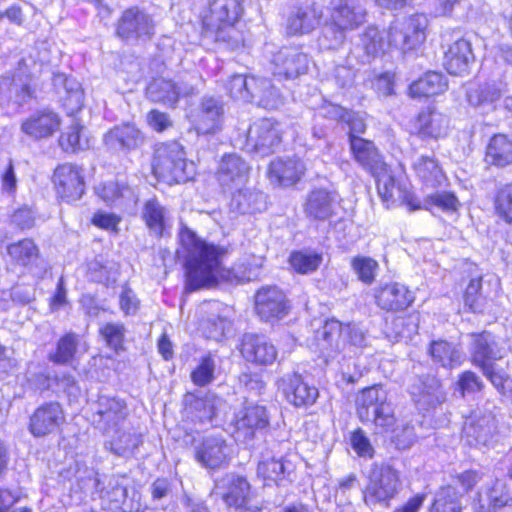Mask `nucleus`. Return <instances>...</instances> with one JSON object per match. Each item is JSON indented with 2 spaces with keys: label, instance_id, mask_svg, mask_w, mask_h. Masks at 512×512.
Wrapping results in <instances>:
<instances>
[{
  "label": "nucleus",
  "instance_id": "nucleus-8",
  "mask_svg": "<svg viewBox=\"0 0 512 512\" xmlns=\"http://www.w3.org/2000/svg\"><path fill=\"white\" fill-rule=\"evenodd\" d=\"M428 20L423 14H415L397 20L389 27V45L408 51L422 44L426 38Z\"/></svg>",
  "mask_w": 512,
  "mask_h": 512
},
{
  "label": "nucleus",
  "instance_id": "nucleus-28",
  "mask_svg": "<svg viewBox=\"0 0 512 512\" xmlns=\"http://www.w3.org/2000/svg\"><path fill=\"white\" fill-rule=\"evenodd\" d=\"M375 301L382 310L399 311L409 307L414 301V296L404 285L393 283L377 289Z\"/></svg>",
  "mask_w": 512,
  "mask_h": 512
},
{
  "label": "nucleus",
  "instance_id": "nucleus-46",
  "mask_svg": "<svg viewBox=\"0 0 512 512\" xmlns=\"http://www.w3.org/2000/svg\"><path fill=\"white\" fill-rule=\"evenodd\" d=\"M251 102L267 110H276L284 104V97L269 79L258 78Z\"/></svg>",
  "mask_w": 512,
  "mask_h": 512
},
{
  "label": "nucleus",
  "instance_id": "nucleus-20",
  "mask_svg": "<svg viewBox=\"0 0 512 512\" xmlns=\"http://www.w3.org/2000/svg\"><path fill=\"white\" fill-rule=\"evenodd\" d=\"M330 18L340 27L357 29L366 22L367 10L362 0H330Z\"/></svg>",
  "mask_w": 512,
  "mask_h": 512
},
{
  "label": "nucleus",
  "instance_id": "nucleus-60",
  "mask_svg": "<svg viewBox=\"0 0 512 512\" xmlns=\"http://www.w3.org/2000/svg\"><path fill=\"white\" fill-rule=\"evenodd\" d=\"M495 210L506 222H512V184L502 186L495 197Z\"/></svg>",
  "mask_w": 512,
  "mask_h": 512
},
{
  "label": "nucleus",
  "instance_id": "nucleus-51",
  "mask_svg": "<svg viewBox=\"0 0 512 512\" xmlns=\"http://www.w3.org/2000/svg\"><path fill=\"white\" fill-rule=\"evenodd\" d=\"M462 493L456 488L447 486L436 495L430 512H463Z\"/></svg>",
  "mask_w": 512,
  "mask_h": 512
},
{
  "label": "nucleus",
  "instance_id": "nucleus-7",
  "mask_svg": "<svg viewBox=\"0 0 512 512\" xmlns=\"http://www.w3.org/2000/svg\"><path fill=\"white\" fill-rule=\"evenodd\" d=\"M495 405L487 401L482 407L473 411L466 419L463 433L471 446H488L497 431Z\"/></svg>",
  "mask_w": 512,
  "mask_h": 512
},
{
  "label": "nucleus",
  "instance_id": "nucleus-16",
  "mask_svg": "<svg viewBox=\"0 0 512 512\" xmlns=\"http://www.w3.org/2000/svg\"><path fill=\"white\" fill-rule=\"evenodd\" d=\"M255 310L265 321L282 318L288 312L286 295L276 286L262 287L255 294Z\"/></svg>",
  "mask_w": 512,
  "mask_h": 512
},
{
  "label": "nucleus",
  "instance_id": "nucleus-55",
  "mask_svg": "<svg viewBox=\"0 0 512 512\" xmlns=\"http://www.w3.org/2000/svg\"><path fill=\"white\" fill-rule=\"evenodd\" d=\"M430 354L443 367H453L462 360V353L446 341H435L431 344Z\"/></svg>",
  "mask_w": 512,
  "mask_h": 512
},
{
  "label": "nucleus",
  "instance_id": "nucleus-48",
  "mask_svg": "<svg viewBox=\"0 0 512 512\" xmlns=\"http://www.w3.org/2000/svg\"><path fill=\"white\" fill-rule=\"evenodd\" d=\"M480 501L484 502L481 508L485 509V512H498L503 507L512 506L510 490L501 480H495Z\"/></svg>",
  "mask_w": 512,
  "mask_h": 512
},
{
  "label": "nucleus",
  "instance_id": "nucleus-50",
  "mask_svg": "<svg viewBox=\"0 0 512 512\" xmlns=\"http://www.w3.org/2000/svg\"><path fill=\"white\" fill-rule=\"evenodd\" d=\"M258 78L236 74L226 84L230 96L236 100L251 102Z\"/></svg>",
  "mask_w": 512,
  "mask_h": 512
},
{
  "label": "nucleus",
  "instance_id": "nucleus-54",
  "mask_svg": "<svg viewBox=\"0 0 512 512\" xmlns=\"http://www.w3.org/2000/svg\"><path fill=\"white\" fill-rule=\"evenodd\" d=\"M269 424L267 411L263 406H249L245 408L243 415L237 420L238 429H248L252 436L254 430H262Z\"/></svg>",
  "mask_w": 512,
  "mask_h": 512
},
{
  "label": "nucleus",
  "instance_id": "nucleus-59",
  "mask_svg": "<svg viewBox=\"0 0 512 512\" xmlns=\"http://www.w3.org/2000/svg\"><path fill=\"white\" fill-rule=\"evenodd\" d=\"M289 261L296 272L308 274L318 269L322 262V256L317 253L294 252Z\"/></svg>",
  "mask_w": 512,
  "mask_h": 512
},
{
  "label": "nucleus",
  "instance_id": "nucleus-64",
  "mask_svg": "<svg viewBox=\"0 0 512 512\" xmlns=\"http://www.w3.org/2000/svg\"><path fill=\"white\" fill-rule=\"evenodd\" d=\"M363 48L368 56L376 57L384 52L385 41L375 27H368L362 37Z\"/></svg>",
  "mask_w": 512,
  "mask_h": 512
},
{
  "label": "nucleus",
  "instance_id": "nucleus-26",
  "mask_svg": "<svg viewBox=\"0 0 512 512\" xmlns=\"http://www.w3.org/2000/svg\"><path fill=\"white\" fill-rule=\"evenodd\" d=\"M410 393L414 401L423 408L434 407L446 400L440 381L431 375L418 377L411 385Z\"/></svg>",
  "mask_w": 512,
  "mask_h": 512
},
{
  "label": "nucleus",
  "instance_id": "nucleus-32",
  "mask_svg": "<svg viewBox=\"0 0 512 512\" xmlns=\"http://www.w3.org/2000/svg\"><path fill=\"white\" fill-rule=\"evenodd\" d=\"M216 493L220 494L228 506L244 507L243 504L250 493V485L244 477L228 474L216 484Z\"/></svg>",
  "mask_w": 512,
  "mask_h": 512
},
{
  "label": "nucleus",
  "instance_id": "nucleus-52",
  "mask_svg": "<svg viewBox=\"0 0 512 512\" xmlns=\"http://www.w3.org/2000/svg\"><path fill=\"white\" fill-rule=\"evenodd\" d=\"M7 253L12 261L21 266H28L38 258L39 250L30 239H23L7 246Z\"/></svg>",
  "mask_w": 512,
  "mask_h": 512
},
{
  "label": "nucleus",
  "instance_id": "nucleus-37",
  "mask_svg": "<svg viewBox=\"0 0 512 512\" xmlns=\"http://www.w3.org/2000/svg\"><path fill=\"white\" fill-rule=\"evenodd\" d=\"M114 435L109 441L110 451L117 456L131 458L143 443L142 432L134 428L112 430Z\"/></svg>",
  "mask_w": 512,
  "mask_h": 512
},
{
  "label": "nucleus",
  "instance_id": "nucleus-3",
  "mask_svg": "<svg viewBox=\"0 0 512 512\" xmlns=\"http://www.w3.org/2000/svg\"><path fill=\"white\" fill-rule=\"evenodd\" d=\"M152 169L158 178L169 184L186 182L195 173L194 163L188 162L184 148L176 141L156 146Z\"/></svg>",
  "mask_w": 512,
  "mask_h": 512
},
{
  "label": "nucleus",
  "instance_id": "nucleus-39",
  "mask_svg": "<svg viewBox=\"0 0 512 512\" xmlns=\"http://www.w3.org/2000/svg\"><path fill=\"white\" fill-rule=\"evenodd\" d=\"M505 92L502 82H489L469 87L466 96L470 105L480 108L494 109L495 103Z\"/></svg>",
  "mask_w": 512,
  "mask_h": 512
},
{
  "label": "nucleus",
  "instance_id": "nucleus-9",
  "mask_svg": "<svg viewBox=\"0 0 512 512\" xmlns=\"http://www.w3.org/2000/svg\"><path fill=\"white\" fill-rule=\"evenodd\" d=\"M101 506L112 512H142V495L135 488L128 489L118 478H111L99 489Z\"/></svg>",
  "mask_w": 512,
  "mask_h": 512
},
{
  "label": "nucleus",
  "instance_id": "nucleus-42",
  "mask_svg": "<svg viewBox=\"0 0 512 512\" xmlns=\"http://www.w3.org/2000/svg\"><path fill=\"white\" fill-rule=\"evenodd\" d=\"M141 217L151 234L161 237L168 221V210L157 198H151L144 202Z\"/></svg>",
  "mask_w": 512,
  "mask_h": 512
},
{
  "label": "nucleus",
  "instance_id": "nucleus-30",
  "mask_svg": "<svg viewBox=\"0 0 512 512\" xmlns=\"http://www.w3.org/2000/svg\"><path fill=\"white\" fill-rule=\"evenodd\" d=\"M322 16V9L315 3L295 7L287 19V31L291 35L309 33L319 25Z\"/></svg>",
  "mask_w": 512,
  "mask_h": 512
},
{
  "label": "nucleus",
  "instance_id": "nucleus-4",
  "mask_svg": "<svg viewBox=\"0 0 512 512\" xmlns=\"http://www.w3.org/2000/svg\"><path fill=\"white\" fill-rule=\"evenodd\" d=\"M402 488L400 473L390 465L373 463L368 475V484L363 490L367 506H389Z\"/></svg>",
  "mask_w": 512,
  "mask_h": 512
},
{
  "label": "nucleus",
  "instance_id": "nucleus-5",
  "mask_svg": "<svg viewBox=\"0 0 512 512\" xmlns=\"http://www.w3.org/2000/svg\"><path fill=\"white\" fill-rule=\"evenodd\" d=\"M356 406L357 415L363 423H373L376 428L386 431L396 422L393 405L381 387L363 389L356 399Z\"/></svg>",
  "mask_w": 512,
  "mask_h": 512
},
{
  "label": "nucleus",
  "instance_id": "nucleus-24",
  "mask_svg": "<svg viewBox=\"0 0 512 512\" xmlns=\"http://www.w3.org/2000/svg\"><path fill=\"white\" fill-rule=\"evenodd\" d=\"M58 114L49 109H42L31 114L21 124V131L35 139H45L52 136L60 127Z\"/></svg>",
  "mask_w": 512,
  "mask_h": 512
},
{
  "label": "nucleus",
  "instance_id": "nucleus-31",
  "mask_svg": "<svg viewBox=\"0 0 512 512\" xmlns=\"http://www.w3.org/2000/svg\"><path fill=\"white\" fill-rule=\"evenodd\" d=\"M450 119L443 112L433 107L423 109L417 116L416 128L423 138L438 139L447 135Z\"/></svg>",
  "mask_w": 512,
  "mask_h": 512
},
{
  "label": "nucleus",
  "instance_id": "nucleus-23",
  "mask_svg": "<svg viewBox=\"0 0 512 512\" xmlns=\"http://www.w3.org/2000/svg\"><path fill=\"white\" fill-rule=\"evenodd\" d=\"M474 60L471 43L461 38L448 46L444 52L443 65L449 74L462 76L469 72Z\"/></svg>",
  "mask_w": 512,
  "mask_h": 512
},
{
  "label": "nucleus",
  "instance_id": "nucleus-14",
  "mask_svg": "<svg viewBox=\"0 0 512 512\" xmlns=\"http://www.w3.org/2000/svg\"><path fill=\"white\" fill-rule=\"evenodd\" d=\"M189 117L199 133H214L222 125L224 104L219 98L205 96L199 106L191 110Z\"/></svg>",
  "mask_w": 512,
  "mask_h": 512
},
{
  "label": "nucleus",
  "instance_id": "nucleus-56",
  "mask_svg": "<svg viewBox=\"0 0 512 512\" xmlns=\"http://www.w3.org/2000/svg\"><path fill=\"white\" fill-rule=\"evenodd\" d=\"M83 126L79 124L71 125L68 130L61 134L59 144L65 151L75 152L89 148V140L82 137Z\"/></svg>",
  "mask_w": 512,
  "mask_h": 512
},
{
  "label": "nucleus",
  "instance_id": "nucleus-57",
  "mask_svg": "<svg viewBox=\"0 0 512 512\" xmlns=\"http://www.w3.org/2000/svg\"><path fill=\"white\" fill-rule=\"evenodd\" d=\"M354 272L359 280L365 284H372L375 280L379 265L378 262L370 257L356 256L351 261Z\"/></svg>",
  "mask_w": 512,
  "mask_h": 512
},
{
  "label": "nucleus",
  "instance_id": "nucleus-27",
  "mask_svg": "<svg viewBox=\"0 0 512 512\" xmlns=\"http://www.w3.org/2000/svg\"><path fill=\"white\" fill-rule=\"evenodd\" d=\"M472 362L479 368L504 357L505 350L500 348L495 337L489 332L472 334Z\"/></svg>",
  "mask_w": 512,
  "mask_h": 512
},
{
  "label": "nucleus",
  "instance_id": "nucleus-34",
  "mask_svg": "<svg viewBox=\"0 0 512 512\" xmlns=\"http://www.w3.org/2000/svg\"><path fill=\"white\" fill-rule=\"evenodd\" d=\"M185 412L199 422H209L216 415L221 399L213 393H205L198 396L194 393H187L184 396Z\"/></svg>",
  "mask_w": 512,
  "mask_h": 512
},
{
  "label": "nucleus",
  "instance_id": "nucleus-19",
  "mask_svg": "<svg viewBox=\"0 0 512 512\" xmlns=\"http://www.w3.org/2000/svg\"><path fill=\"white\" fill-rule=\"evenodd\" d=\"M273 73L285 79H294L308 70V56L297 47H283L273 57Z\"/></svg>",
  "mask_w": 512,
  "mask_h": 512
},
{
  "label": "nucleus",
  "instance_id": "nucleus-25",
  "mask_svg": "<svg viewBox=\"0 0 512 512\" xmlns=\"http://www.w3.org/2000/svg\"><path fill=\"white\" fill-rule=\"evenodd\" d=\"M376 177L378 193L387 207L396 204H407L411 210L420 208L411 192L405 186L396 183L394 177L386 173V170L376 174Z\"/></svg>",
  "mask_w": 512,
  "mask_h": 512
},
{
  "label": "nucleus",
  "instance_id": "nucleus-13",
  "mask_svg": "<svg viewBox=\"0 0 512 512\" xmlns=\"http://www.w3.org/2000/svg\"><path fill=\"white\" fill-rule=\"evenodd\" d=\"M64 410L58 402H48L40 405L30 416L29 431L37 438L56 433L65 423Z\"/></svg>",
  "mask_w": 512,
  "mask_h": 512
},
{
  "label": "nucleus",
  "instance_id": "nucleus-35",
  "mask_svg": "<svg viewBox=\"0 0 512 512\" xmlns=\"http://www.w3.org/2000/svg\"><path fill=\"white\" fill-rule=\"evenodd\" d=\"M266 207V196L261 191L252 188H237L236 192L232 194L229 204L230 212L238 215L260 213Z\"/></svg>",
  "mask_w": 512,
  "mask_h": 512
},
{
  "label": "nucleus",
  "instance_id": "nucleus-17",
  "mask_svg": "<svg viewBox=\"0 0 512 512\" xmlns=\"http://www.w3.org/2000/svg\"><path fill=\"white\" fill-rule=\"evenodd\" d=\"M53 182L58 196L72 202L81 198L85 185L83 176L78 167L72 164H63L56 168Z\"/></svg>",
  "mask_w": 512,
  "mask_h": 512
},
{
  "label": "nucleus",
  "instance_id": "nucleus-36",
  "mask_svg": "<svg viewBox=\"0 0 512 512\" xmlns=\"http://www.w3.org/2000/svg\"><path fill=\"white\" fill-rule=\"evenodd\" d=\"M350 148L354 159L373 175L386 170V165L373 142L361 137H354L351 139Z\"/></svg>",
  "mask_w": 512,
  "mask_h": 512
},
{
  "label": "nucleus",
  "instance_id": "nucleus-1",
  "mask_svg": "<svg viewBox=\"0 0 512 512\" xmlns=\"http://www.w3.org/2000/svg\"><path fill=\"white\" fill-rule=\"evenodd\" d=\"M179 240L186 252V290L195 291L214 285L222 275L220 249L201 240L187 226L182 227Z\"/></svg>",
  "mask_w": 512,
  "mask_h": 512
},
{
  "label": "nucleus",
  "instance_id": "nucleus-41",
  "mask_svg": "<svg viewBox=\"0 0 512 512\" xmlns=\"http://www.w3.org/2000/svg\"><path fill=\"white\" fill-rule=\"evenodd\" d=\"M413 169L426 189H435L446 181L442 169L433 157H418L413 163Z\"/></svg>",
  "mask_w": 512,
  "mask_h": 512
},
{
  "label": "nucleus",
  "instance_id": "nucleus-18",
  "mask_svg": "<svg viewBox=\"0 0 512 512\" xmlns=\"http://www.w3.org/2000/svg\"><path fill=\"white\" fill-rule=\"evenodd\" d=\"M230 448L221 436H207L195 448V459L203 467L219 469L228 463Z\"/></svg>",
  "mask_w": 512,
  "mask_h": 512
},
{
  "label": "nucleus",
  "instance_id": "nucleus-62",
  "mask_svg": "<svg viewBox=\"0 0 512 512\" xmlns=\"http://www.w3.org/2000/svg\"><path fill=\"white\" fill-rule=\"evenodd\" d=\"M215 368V361L210 355L203 357L192 371L191 380L197 386H205L213 381Z\"/></svg>",
  "mask_w": 512,
  "mask_h": 512
},
{
  "label": "nucleus",
  "instance_id": "nucleus-38",
  "mask_svg": "<svg viewBox=\"0 0 512 512\" xmlns=\"http://www.w3.org/2000/svg\"><path fill=\"white\" fill-rule=\"evenodd\" d=\"M293 470L291 462L283 456L277 457L270 450L262 452L257 467V474L264 480L278 482L288 476Z\"/></svg>",
  "mask_w": 512,
  "mask_h": 512
},
{
  "label": "nucleus",
  "instance_id": "nucleus-29",
  "mask_svg": "<svg viewBox=\"0 0 512 512\" xmlns=\"http://www.w3.org/2000/svg\"><path fill=\"white\" fill-rule=\"evenodd\" d=\"M337 203V196L334 192L326 189H315L311 191L303 205L307 218L324 221L334 214Z\"/></svg>",
  "mask_w": 512,
  "mask_h": 512
},
{
  "label": "nucleus",
  "instance_id": "nucleus-58",
  "mask_svg": "<svg viewBox=\"0 0 512 512\" xmlns=\"http://www.w3.org/2000/svg\"><path fill=\"white\" fill-rule=\"evenodd\" d=\"M348 28L340 27L336 21L326 23L322 29L320 44L327 49H336L340 47L346 38Z\"/></svg>",
  "mask_w": 512,
  "mask_h": 512
},
{
  "label": "nucleus",
  "instance_id": "nucleus-63",
  "mask_svg": "<svg viewBox=\"0 0 512 512\" xmlns=\"http://www.w3.org/2000/svg\"><path fill=\"white\" fill-rule=\"evenodd\" d=\"M459 206V201L453 193L449 192H436L428 195L424 201L425 209H432L433 207L439 208L443 211H456Z\"/></svg>",
  "mask_w": 512,
  "mask_h": 512
},
{
  "label": "nucleus",
  "instance_id": "nucleus-6",
  "mask_svg": "<svg viewBox=\"0 0 512 512\" xmlns=\"http://www.w3.org/2000/svg\"><path fill=\"white\" fill-rule=\"evenodd\" d=\"M90 421L103 434H109L120 427L128 417L126 402L111 395H99L90 405Z\"/></svg>",
  "mask_w": 512,
  "mask_h": 512
},
{
  "label": "nucleus",
  "instance_id": "nucleus-53",
  "mask_svg": "<svg viewBox=\"0 0 512 512\" xmlns=\"http://www.w3.org/2000/svg\"><path fill=\"white\" fill-rule=\"evenodd\" d=\"M78 344L79 338L77 334H65L58 340L56 351L49 354V359L56 364H71L76 354Z\"/></svg>",
  "mask_w": 512,
  "mask_h": 512
},
{
  "label": "nucleus",
  "instance_id": "nucleus-47",
  "mask_svg": "<svg viewBox=\"0 0 512 512\" xmlns=\"http://www.w3.org/2000/svg\"><path fill=\"white\" fill-rule=\"evenodd\" d=\"M146 95L153 102L174 106L178 102L180 91L173 81L158 78L148 85Z\"/></svg>",
  "mask_w": 512,
  "mask_h": 512
},
{
  "label": "nucleus",
  "instance_id": "nucleus-44",
  "mask_svg": "<svg viewBox=\"0 0 512 512\" xmlns=\"http://www.w3.org/2000/svg\"><path fill=\"white\" fill-rule=\"evenodd\" d=\"M97 195L108 204H122L133 200L132 188L124 180L115 179L103 182L95 187Z\"/></svg>",
  "mask_w": 512,
  "mask_h": 512
},
{
  "label": "nucleus",
  "instance_id": "nucleus-40",
  "mask_svg": "<svg viewBox=\"0 0 512 512\" xmlns=\"http://www.w3.org/2000/svg\"><path fill=\"white\" fill-rule=\"evenodd\" d=\"M484 161L487 165L505 168L512 165V140L505 134H495L486 146Z\"/></svg>",
  "mask_w": 512,
  "mask_h": 512
},
{
  "label": "nucleus",
  "instance_id": "nucleus-11",
  "mask_svg": "<svg viewBox=\"0 0 512 512\" xmlns=\"http://www.w3.org/2000/svg\"><path fill=\"white\" fill-rule=\"evenodd\" d=\"M155 24L151 15L138 7L126 9L117 22L116 35L123 40H149Z\"/></svg>",
  "mask_w": 512,
  "mask_h": 512
},
{
  "label": "nucleus",
  "instance_id": "nucleus-21",
  "mask_svg": "<svg viewBox=\"0 0 512 512\" xmlns=\"http://www.w3.org/2000/svg\"><path fill=\"white\" fill-rule=\"evenodd\" d=\"M241 354L248 362L267 366L274 363L278 352L265 336L246 333L241 341Z\"/></svg>",
  "mask_w": 512,
  "mask_h": 512
},
{
  "label": "nucleus",
  "instance_id": "nucleus-61",
  "mask_svg": "<svg viewBox=\"0 0 512 512\" xmlns=\"http://www.w3.org/2000/svg\"><path fill=\"white\" fill-rule=\"evenodd\" d=\"M125 326L122 323H106L100 328V334L107 346L118 351L123 347Z\"/></svg>",
  "mask_w": 512,
  "mask_h": 512
},
{
  "label": "nucleus",
  "instance_id": "nucleus-22",
  "mask_svg": "<svg viewBox=\"0 0 512 512\" xmlns=\"http://www.w3.org/2000/svg\"><path fill=\"white\" fill-rule=\"evenodd\" d=\"M250 166L236 154L225 155L218 169V181L223 189L233 190L244 185L249 178Z\"/></svg>",
  "mask_w": 512,
  "mask_h": 512
},
{
  "label": "nucleus",
  "instance_id": "nucleus-12",
  "mask_svg": "<svg viewBox=\"0 0 512 512\" xmlns=\"http://www.w3.org/2000/svg\"><path fill=\"white\" fill-rule=\"evenodd\" d=\"M276 385L286 401L297 408L312 406L319 397L318 388L296 372L283 375Z\"/></svg>",
  "mask_w": 512,
  "mask_h": 512
},
{
  "label": "nucleus",
  "instance_id": "nucleus-49",
  "mask_svg": "<svg viewBox=\"0 0 512 512\" xmlns=\"http://www.w3.org/2000/svg\"><path fill=\"white\" fill-rule=\"evenodd\" d=\"M24 66L26 67V62L24 59H21L19 61V72L14 75L12 80L10 81L9 77H4L0 81V89L8 88L10 95L14 92L16 100L20 104L26 102L32 95L31 88L27 82L29 74L22 70Z\"/></svg>",
  "mask_w": 512,
  "mask_h": 512
},
{
  "label": "nucleus",
  "instance_id": "nucleus-10",
  "mask_svg": "<svg viewBox=\"0 0 512 512\" xmlns=\"http://www.w3.org/2000/svg\"><path fill=\"white\" fill-rule=\"evenodd\" d=\"M282 142L281 124L273 118H261L253 122L246 134V148L261 155H269Z\"/></svg>",
  "mask_w": 512,
  "mask_h": 512
},
{
  "label": "nucleus",
  "instance_id": "nucleus-15",
  "mask_svg": "<svg viewBox=\"0 0 512 512\" xmlns=\"http://www.w3.org/2000/svg\"><path fill=\"white\" fill-rule=\"evenodd\" d=\"M145 142L143 132L133 123L116 125L103 135L107 149L117 152H130L140 148Z\"/></svg>",
  "mask_w": 512,
  "mask_h": 512
},
{
  "label": "nucleus",
  "instance_id": "nucleus-45",
  "mask_svg": "<svg viewBox=\"0 0 512 512\" xmlns=\"http://www.w3.org/2000/svg\"><path fill=\"white\" fill-rule=\"evenodd\" d=\"M340 335L341 324L335 320L326 321L315 334L319 352L325 357H333L332 353L339 349L338 339Z\"/></svg>",
  "mask_w": 512,
  "mask_h": 512
},
{
  "label": "nucleus",
  "instance_id": "nucleus-33",
  "mask_svg": "<svg viewBox=\"0 0 512 512\" xmlns=\"http://www.w3.org/2000/svg\"><path fill=\"white\" fill-rule=\"evenodd\" d=\"M304 171L305 165L299 158H278L270 163L268 176L272 182L287 187L298 182Z\"/></svg>",
  "mask_w": 512,
  "mask_h": 512
},
{
  "label": "nucleus",
  "instance_id": "nucleus-2",
  "mask_svg": "<svg viewBox=\"0 0 512 512\" xmlns=\"http://www.w3.org/2000/svg\"><path fill=\"white\" fill-rule=\"evenodd\" d=\"M243 10L241 0H211L209 9L203 16L205 33L213 35L217 43L228 49L240 48L244 44V38L235 24Z\"/></svg>",
  "mask_w": 512,
  "mask_h": 512
},
{
  "label": "nucleus",
  "instance_id": "nucleus-43",
  "mask_svg": "<svg viewBox=\"0 0 512 512\" xmlns=\"http://www.w3.org/2000/svg\"><path fill=\"white\" fill-rule=\"evenodd\" d=\"M447 81L443 74L428 72L423 77L414 81L410 87L412 97H430L443 93L447 89Z\"/></svg>",
  "mask_w": 512,
  "mask_h": 512
}]
</instances>
